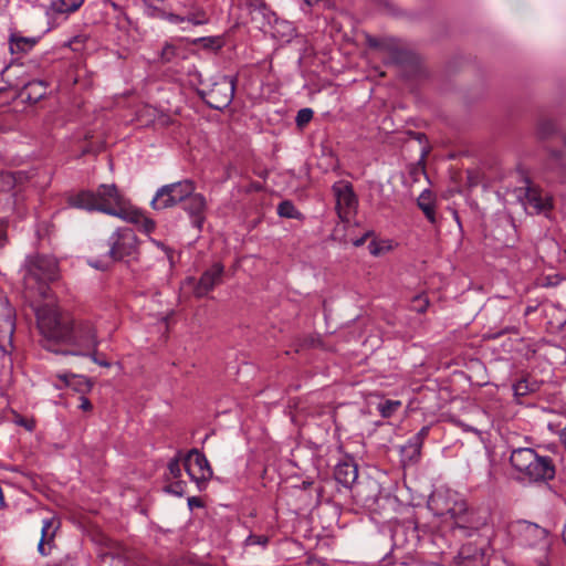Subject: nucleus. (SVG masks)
Wrapping results in <instances>:
<instances>
[{
    "label": "nucleus",
    "instance_id": "f257e3e1",
    "mask_svg": "<svg viewBox=\"0 0 566 566\" xmlns=\"http://www.w3.org/2000/svg\"><path fill=\"white\" fill-rule=\"evenodd\" d=\"M38 326L44 337L43 346L50 350H54L52 344L61 343L76 347L69 352L72 355H86L95 352L99 344L95 324L91 319H74L49 308L38 312Z\"/></svg>",
    "mask_w": 566,
    "mask_h": 566
},
{
    "label": "nucleus",
    "instance_id": "f03ea898",
    "mask_svg": "<svg viewBox=\"0 0 566 566\" xmlns=\"http://www.w3.org/2000/svg\"><path fill=\"white\" fill-rule=\"evenodd\" d=\"M69 206L87 211H99L122 219L129 205L114 184H102L96 191L82 190L67 199Z\"/></svg>",
    "mask_w": 566,
    "mask_h": 566
},
{
    "label": "nucleus",
    "instance_id": "7ed1b4c3",
    "mask_svg": "<svg viewBox=\"0 0 566 566\" xmlns=\"http://www.w3.org/2000/svg\"><path fill=\"white\" fill-rule=\"evenodd\" d=\"M510 462L520 481L544 482L555 478V465L552 459L538 455L531 448L514 449Z\"/></svg>",
    "mask_w": 566,
    "mask_h": 566
},
{
    "label": "nucleus",
    "instance_id": "20e7f679",
    "mask_svg": "<svg viewBox=\"0 0 566 566\" xmlns=\"http://www.w3.org/2000/svg\"><path fill=\"white\" fill-rule=\"evenodd\" d=\"M507 535L512 542L521 547L538 549L537 566H547V554L551 546L548 531L536 523L525 520L513 521L507 524Z\"/></svg>",
    "mask_w": 566,
    "mask_h": 566
},
{
    "label": "nucleus",
    "instance_id": "39448f33",
    "mask_svg": "<svg viewBox=\"0 0 566 566\" xmlns=\"http://www.w3.org/2000/svg\"><path fill=\"white\" fill-rule=\"evenodd\" d=\"M24 275L27 290H35L38 294L45 297L48 283L57 279V262L53 256L36 255L28 261Z\"/></svg>",
    "mask_w": 566,
    "mask_h": 566
},
{
    "label": "nucleus",
    "instance_id": "423d86ee",
    "mask_svg": "<svg viewBox=\"0 0 566 566\" xmlns=\"http://www.w3.org/2000/svg\"><path fill=\"white\" fill-rule=\"evenodd\" d=\"M429 509L437 516H450L461 520L468 505L460 493L448 488H439L432 492L428 501Z\"/></svg>",
    "mask_w": 566,
    "mask_h": 566
},
{
    "label": "nucleus",
    "instance_id": "0eeeda50",
    "mask_svg": "<svg viewBox=\"0 0 566 566\" xmlns=\"http://www.w3.org/2000/svg\"><path fill=\"white\" fill-rule=\"evenodd\" d=\"M196 190V185L190 179L161 186L155 193L150 206L155 210L172 208L185 201Z\"/></svg>",
    "mask_w": 566,
    "mask_h": 566
},
{
    "label": "nucleus",
    "instance_id": "6e6552de",
    "mask_svg": "<svg viewBox=\"0 0 566 566\" xmlns=\"http://www.w3.org/2000/svg\"><path fill=\"white\" fill-rule=\"evenodd\" d=\"M235 81L231 76L222 75L210 88L201 90L200 95L208 106L213 109H223L233 99Z\"/></svg>",
    "mask_w": 566,
    "mask_h": 566
},
{
    "label": "nucleus",
    "instance_id": "1a4fd4ad",
    "mask_svg": "<svg viewBox=\"0 0 566 566\" xmlns=\"http://www.w3.org/2000/svg\"><path fill=\"white\" fill-rule=\"evenodd\" d=\"M336 200V211L342 221L348 222L356 213L358 199L353 185L346 180H338L332 187Z\"/></svg>",
    "mask_w": 566,
    "mask_h": 566
},
{
    "label": "nucleus",
    "instance_id": "9d476101",
    "mask_svg": "<svg viewBox=\"0 0 566 566\" xmlns=\"http://www.w3.org/2000/svg\"><path fill=\"white\" fill-rule=\"evenodd\" d=\"M145 2V11L149 17H159L167 18V20L171 23H187L192 25H201L208 21V17L203 10H193L189 11L184 15L169 13L161 9L160 4L164 0H144Z\"/></svg>",
    "mask_w": 566,
    "mask_h": 566
},
{
    "label": "nucleus",
    "instance_id": "9b49d317",
    "mask_svg": "<svg viewBox=\"0 0 566 566\" xmlns=\"http://www.w3.org/2000/svg\"><path fill=\"white\" fill-rule=\"evenodd\" d=\"M109 255L114 260H122L133 255L137 250V237L133 229L122 228L115 231L108 240Z\"/></svg>",
    "mask_w": 566,
    "mask_h": 566
},
{
    "label": "nucleus",
    "instance_id": "f8f14e48",
    "mask_svg": "<svg viewBox=\"0 0 566 566\" xmlns=\"http://www.w3.org/2000/svg\"><path fill=\"white\" fill-rule=\"evenodd\" d=\"M184 467L190 479L198 485L212 476V469L207 458L198 449H191L184 457Z\"/></svg>",
    "mask_w": 566,
    "mask_h": 566
},
{
    "label": "nucleus",
    "instance_id": "ddd939ff",
    "mask_svg": "<svg viewBox=\"0 0 566 566\" xmlns=\"http://www.w3.org/2000/svg\"><path fill=\"white\" fill-rule=\"evenodd\" d=\"M518 198L524 205L525 210L531 214L546 212L553 207L548 195L532 184H527L525 188L520 189Z\"/></svg>",
    "mask_w": 566,
    "mask_h": 566
},
{
    "label": "nucleus",
    "instance_id": "4468645a",
    "mask_svg": "<svg viewBox=\"0 0 566 566\" xmlns=\"http://www.w3.org/2000/svg\"><path fill=\"white\" fill-rule=\"evenodd\" d=\"M15 331V312L6 294L0 291V348L8 352L7 345H12Z\"/></svg>",
    "mask_w": 566,
    "mask_h": 566
},
{
    "label": "nucleus",
    "instance_id": "2eb2a0df",
    "mask_svg": "<svg viewBox=\"0 0 566 566\" xmlns=\"http://www.w3.org/2000/svg\"><path fill=\"white\" fill-rule=\"evenodd\" d=\"M224 273V266L221 262H214L200 276L193 287L196 297H203L211 292L217 285L221 284Z\"/></svg>",
    "mask_w": 566,
    "mask_h": 566
},
{
    "label": "nucleus",
    "instance_id": "dca6fc26",
    "mask_svg": "<svg viewBox=\"0 0 566 566\" xmlns=\"http://www.w3.org/2000/svg\"><path fill=\"white\" fill-rule=\"evenodd\" d=\"M184 203V209L189 214L193 227L200 230L206 220V198L201 193H197L195 190L185 199Z\"/></svg>",
    "mask_w": 566,
    "mask_h": 566
},
{
    "label": "nucleus",
    "instance_id": "f3484780",
    "mask_svg": "<svg viewBox=\"0 0 566 566\" xmlns=\"http://www.w3.org/2000/svg\"><path fill=\"white\" fill-rule=\"evenodd\" d=\"M60 520L54 516L44 518L42 521L41 538L38 544V552L42 556L50 554L52 547L54 546L55 535L60 528Z\"/></svg>",
    "mask_w": 566,
    "mask_h": 566
},
{
    "label": "nucleus",
    "instance_id": "a211bd4d",
    "mask_svg": "<svg viewBox=\"0 0 566 566\" xmlns=\"http://www.w3.org/2000/svg\"><path fill=\"white\" fill-rule=\"evenodd\" d=\"M97 566H128L125 549L116 543H109L98 553Z\"/></svg>",
    "mask_w": 566,
    "mask_h": 566
},
{
    "label": "nucleus",
    "instance_id": "6ab92c4d",
    "mask_svg": "<svg viewBox=\"0 0 566 566\" xmlns=\"http://www.w3.org/2000/svg\"><path fill=\"white\" fill-rule=\"evenodd\" d=\"M391 538L395 549L403 548L407 549V553H411L418 541L417 530L411 526H396L392 531Z\"/></svg>",
    "mask_w": 566,
    "mask_h": 566
},
{
    "label": "nucleus",
    "instance_id": "aec40b11",
    "mask_svg": "<svg viewBox=\"0 0 566 566\" xmlns=\"http://www.w3.org/2000/svg\"><path fill=\"white\" fill-rule=\"evenodd\" d=\"M335 480L349 488L358 476L357 465L352 460H345L336 464L334 470Z\"/></svg>",
    "mask_w": 566,
    "mask_h": 566
},
{
    "label": "nucleus",
    "instance_id": "412c9836",
    "mask_svg": "<svg viewBox=\"0 0 566 566\" xmlns=\"http://www.w3.org/2000/svg\"><path fill=\"white\" fill-rule=\"evenodd\" d=\"M264 35H290L294 31L291 22L277 18L274 13L269 17L266 25L261 28Z\"/></svg>",
    "mask_w": 566,
    "mask_h": 566
},
{
    "label": "nucleus",
    "instance_id": "4be33fe9",
    "mask_svg": "<svg viewBox=\"0 0 566 566\" xmlns=\"http://www.w3.org/2000/svg\"><path fill=\"white\" fill-rule=\"evenodd\" d=\"M122 219L137 224L139 229L145 233H151L156 228V223L154 220L146 217L143 212L133 209L130 206Z\"/></svg>",
    "mask_w": 566,
    "mask_h": 566
},
{
    "label": "nucleus",
    "instance_id": "5701e85b",
    "mask_svg": "<svg viewBox=\"0 0 566 566\" xmlns=\"http://www.w3.org/2000/svg\"><path fill=\"white\" fill-rule=\"evenodd\" d=\"M455 566H485L484 554L480 551L471 553L470 547H463L459 554Z\"/></svg>",
    "mask_w": 566,
    "mask_h": 566
},
{
    "label": "nucleus",
    "instance_id": "b1692460",
    "mask_svg": "<svg viewBox=\"0 0 566 566\" xmlns=\"http://www.w3.org/2000/svg\"><path fill=\"white\" fill-rule=\"evenodd\" d=\"M23 93L28 99L36 102L46 94V83L42 80L31 81L24 85Z\"/></svg>",
    "mask_w": 566,
    "mask_h": 566
},
{
    "label": "nucleus",
    "instance_id": "393cba45",
    "mask_svg": "<svg viewBox=\"0 0 566 566\" xmlns=\"http://www.w3.org/2000/svg\"><path fill=\"white\" fill-rule=\"evenodd\" d=\"M418 207L422 210L427 219L431 222H436V209L432 200V196L429 191H423L418 198Z\"/></svg>",
    "mask_w": 566,
    "mask_h": 566
},
{
    "label": "nucleus",
    "instance_id": "a878e982",
    "mask_svg": "<svg viewBox=\"0 0 566 566\" xmlns=\"http://www.w3.org/2000/svg\"><path fill=\"white\" fill-rule=\"evenodd\" d=\"M36 44V38H9V50L19 54L31 50Z\"/></svg>",
    "mask_w": 566,
    "mask_h": 566
},
{
    "label": "nucleus",
    "instance_id": "bb28decb",
    "mask_svg": "<svg viewBox=\"0 0 566 566\" xmlns=\"http://www.w3.org/2000/svg\"><path fill=\"white\" fill-rule=\"evenodd\" d=\"M84 0H51V8L59 13H70L76 11Z\"/></svg>",
    "mask_w": 566,
    "mask_h": 566
},
{
    "label": "nucleus",
    "instance_id": "cd10ccee",
    "mask_svg": "<svg viewBox=\"0 0 566 566\" xmlns=\"http://www.w3.org/2000/svg\"><path fill=\"white\" fill-rule=\"evenodd\" d=\"M422 442L419 440H416L415 437H411L406 446L402 448V452L406 454V457L409 458L411 461H417L421 453Z\"/></svg>",
    "mask_w": 566,
    "mask_h": 566
},
{
    "label": "nucleus",
    "instance_id": "c85d7f7f",
    "mask_svg": "<svg viewBox=\"0 0 566 566\" xmlns=\"http://www.w3.org/2000/svg\"><path fill=\"white\" fill-rule=\"evenodd\" d=\"M181 452H178L177 457L171 459L168 463V473L166 475L167 481L178 480L181 476Z\"/></svg>",
    "mask_w": 566,
    "mask_h": 566
},
{
    "label": "nucleus",
    "instance_id": "c756f323",
    "mask_svg": "<svg viewBox=\"0 0 566 566\" xmlns=\"http://www.w3.org/2000/svg\"><path fill=\"white\" fill-rule=\"evenodd\" d=\"M557 129L555 120L551 118H542L537 125V132L542 138H547Z\"/></svg>",
    "mask_w": 566,
    "mask_h": 566
},
{
    "label": "nucleus",
    "instance_id": "7c9ffc66",
    "mask_svg": "<svg viewBox=\"0 0 566 566\" xmlns=\"http://www.w3.org/2000/svg\"><path fill=\"white\" fill-rule=\"evenodd\" d=\"M400 406L401 402L398 400H386L378 405V411L384 418H389L398 410Z\"/></svg>",
    "mask_w": 566,
    "mask_h": 566
},
{
    "label": "nucleus",
    "instance_id": "2f4dec72",
    "mask_svg": "<svg viewBox=\"0 0 566 566\" xmlns=\"http://www.w3.org/2000/svg\"><path fill=\"white\" fill-rule=\"evenodd\" d=\"M277 213L284 218H298L300 212L291 201H282L277 206Z\"/></svg>",
    "mask_w": 566,
    "mask_h": 566
},
{
    "label": "nucleus",
    "instance_id": "473e14b6",
    "mask_svg": "<svg viewBox=\"0 0 566 566\" xmlns=\"http://www.w3.org/2000/svg\"><path fill=\"white\" fill-rule=\"evenodd\" d=\"M269 536L268 535H264V534H260V535H256V534H250L243 542V545L244 547H250V546H261L262 548H265L269 544Z\"/></svg>",
    "mask_w": 566,
    "mask_h": 566
},
{
    "label": "nucleus",
    "instance_id": "72a5a7b5",
    "mask_svg": "<svg viewBox=\"0 0 566 566\" xmlns=\"http://www.w3.org/2000/svg\"><path fill=\"white\" fill-rule=\"evenodd\" d=\"M15 185V178L11 172H0V191H9Z\"/></svg>",
    "mask_w": 566,
    "mask_h": 566
},
{
    "label": "nucleus",
    "instance_id": "f704fd0d",
    "mask_svg": "<svg viewBox=\"0 0 566 566\" xmlns=\"http://www.w3.org/2000/svg\"><path fill=\"white\" fill-rule=\"evenodd\" d=\"M186 484L185 482L178 480H172L169 485L166 486V491L172 493L175 495L181 496L185 493Z\"/></svg>",
    "mask_w": 566,
    "mask_h": 566
},
{
    "label": "nucleus",
    "instance_id": "c9c22d12",
    "mask_svg": "<svg viewBox=\"0 0 566 566\" xmlns=\"http://www.w3.org/2000/svg\"><path fill=\"white\" fill-rule=\"evenodd\" d=\"M179 55L178 49L175 44H166L161 51V60L164 62H170L175 56Z\"/></svg>",
    "mask_w": 566,
    "mask_h": 566
},
{
    "label": "nucleus",
    "instance_id": "e433bc0d",
    "mask_svg": "<svg viewBox=\"0 0 566 566\" xmlns=\"http://www.w3.org/2000/svg\"><path fill=\"white\" fill-rule=\"evenodd\" d=\"M513 390H514L515 396L523 397V396H526L531 391V388L528 386L527 380L521 379L516 384L513 385Z\"/></svg>",
    "mask_w": 566,
    "mask_h": 566
},
{
    "label": "nucleus",
    "instance_id": "4c0bfd02",
    "mask_svg": "<svg viewBox=\"0 0 566 566\" xmlns=\"http://www.w3.org/2000/svg\"><path fill=\"white\" fill-rule=\"evenodd\" d=\"M313 117V111L311 108H302L297 112L296 123L298 126L307 124Z\"/></svg>",
    "mask_w": 566,
    "mask_h": 566
},
{
    "label": "nucleus",
    "instance_id": "58836bf2",
    "mask_svg": "<svg viewBox=\"0 0 566 566\" xmlns=\"http://www.w3.org/2000/svg\"><path fill=\"white\" fill-rule=\"evenodd\" d=\"M7 241V222L0 220V248L4 245Z\"/></svg>",
    "mask_w": 566,
    "mask_h": 566
},
{
    "label": "nucleus",
    "instance_id": "ea45409f",
    "mask_svg": "<svg viewBox=\"0 0 566 566\" xmlns=\"http://www.w3.org/2000/svg\"><path fill=\"white\" fill-rule=\"evenodd\" d=\"M429 431H430V427L429 426H424L413 437L416 438V440H419V441H421L423 443V441L426 440V438L429 434Z\"/></svg>",
    "mask_w": 566,
    "mask_h": 566
},
{
    "label": "nucleus",
    "instance_id": "a19ab883",
    "mask_svg": "<svg viewBox=\"0 0 566 566\" xmlns=\"http://www.w3.org/2000/svg\"><path fill=\"white\" fill-rule=\"evenodd\" d=\"M85 356H90L92 358V360L94 363L98 364L99 366H103V367H109L111 366V364L108 361H106L104 359H99V358L96 357V350L95 352L91 350V353L86 354Z\"/></svg>",
    "mask_w": 566,
    "mask_h": 566
},
{
    "label": "nucleus",
    "instance_id": "79ce46f5",
    "mask_svg": "<svg viewBox=\"0 0 566 566\" xmlns=\"http://www.w3.org/2000/svg\"><path fill=\"white\" fill-rule=\"evenodd\" d=\"M80 400H81V403L78 406L80 409H82L83 411H90L92 409V403L87 398L81 397Z\"/></svg>",
    "mask_w": 566,
    "mask_h": 566
},
{
    "label": "nucleus",
    "instance_id": "37998d69",
    "mask_svg": "<svg viewBox=\"0 0 566 566\" xmlns=\"http://www.w3.org/2000/svg\"><path fill=\"white\" fill-rule=\"evenodd\" d=\"M188 505L190 509L200 507L202 505L201 500L197 496H191L188 499Z\"/></svg>",
    "mask_w": 566,
    "mask_h": 566
},
{
    "label": "nucleus",
    "instance_id": "c03bdc74",
    "mask_svg": "<svg viewBox=\"0 0 566 566\" xmlns=\"http://www.w3.org/2000/svg\"><path fill=\"white\" fill-rule=\"evenodd\" d=\"M214 38H206V36H202V38H197L193 43H203V45H206V41H209V42H212V43H216L218 46L221 45L220 42H216L213 41Z\"/></svg>",
    "mask_w": 566,
    "mask_h": 566
},
{
    "label": "nucleus",
    "instance_id": "a18cd8bd",
    "mask_svg": "<svg viewBox=\"0 0 566 566\" xmlns=\"http://www.w3.org/2000/svg\"><path fill=\"white\" fill-rule=\"evenodd\" d=\"M558 438L563 447L566 449V427L559 431Z\"/></svg>",
    "mask_w": 566,
    "mask_h": 566
},
{
    "label": "nucleus",
    "instance_id": "49530a36",
    "mask_svg": "<svg viewBox=\"0 0 566 566\" xmlns=\"http://www.w3.org/2000/svg\"><path fill=\"white\" fill-rule=\"evenodd\" d=\"M302 1H303L305 4H307V6H310V7H311V6L315 4V3H317L319 0H302Z\"/></svg>",
    "mask_w": 566,
    "mask_h": 566
},
{
    "label": "nucleus",
    "instance_id": "de8ad7c7",
    "mask_svg": "<svg viewBox=\"0 0 566 566\" xmlns=\"http://www.w3.org/2000/svg\"><path fill=\"white\" fill-rule=\"evenodd\" d=\"M369 40H370V45L376 46L378 44L377 38H369Z\"/></svg>",
    "mask_w": 566,
    "mask_h": 566
},
{
    "label": "nucleus",
    "instance_id": "09e8293b",
    "mask_svg": "<svg viewBox=\"0 0 566 566\" xmlns=\"http://www.w3.org/2000/svg\"><path fill=\"white\" fill-rule=\"evenodd\" d=\"M189 283H193L195 282V279L193 277H190L187 280Z\"/></svg>",
    "mask_w": 566,
    "mask_h": 566
},
{
    "label": "nucleus",
    "instance_id": "8fccbe9b",
    "mask_svg": "<svg viewBox=\"0 0 566 566\" xmlns=\"http://www.w3.org/2000/svg\"><path fill=\"white\" fill-rule=\"evenodd\" d=\"M563 143L566 146V135L563 136Z\"/></svg>",
    "mask_w": 566,
    "mask_h": 566
},
{
    "label": "nucleus",
    "instance_id": "3c124183",
    "mask_svg": "<svg viewBox=\"0 0 566 566\" xmlns=\"http://www.w3.org/2000/svg\"><path fill=\"white\" fill-rule=\"evenodd\" d=\"M363 242H364V240H359V241H357V242H356V245H359V244H361Z\"/></svg>",
    "mask_w": 566,
    "mask_h": 566
},
{
    "label": "nucleus",
    "instance_id": "603ef678",
    "mask_svg": "<svg viewBox=\"0 0 566 566\" xmlns=\"http://www.w3.org/2000/svg\"><path fill=\"white\" fill-rule=\"evenodd\" d=\"M385 4H386L387 7H391V4H390L388 1H385Z\"/></svg>",
    "mask_w": 566,
    "mask_h": 566
}]
</instances>
